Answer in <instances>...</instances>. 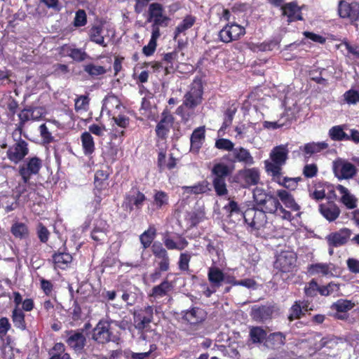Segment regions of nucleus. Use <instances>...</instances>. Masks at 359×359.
<instances>
[{"label":"nucleus","mask_w":359,"mask_h":359,"mask_svg":"<svg viewBox=\"0 0 359 359\" xmlns=\"http://www.w3.org/2000/svg\"><path fill=\"white\" fill-rule=\"evenodd\" d=\"M195 17L192 15L186 16L184 19L182 20V22L180 25H178L175 28L174 38L176 39L180 34L191 28L195 23Z\"/></svg>","instance_id":"e433bc0d"},{"label":"nucleus","mask_w":359,"mask_h":359,"mask_svg":"<svg viewBox=\"0 0 359 359\" xmlns=\"http://www.w3.org/2000/svg\"><path fill=\"white\" fill-rule=\"evenodd\" d=\"M89 98L86 95H81L75 100V109L76 111L85 109L86 107L88 105Z\"/></svg>","instance_id":"69168bd1"},{"label":"nucleus","mask_w":359,"mask_h":359,"mask_svg":"<svg viewBox=\"0 0 359 359\" xmlns=\"http://www.w3.org/2000/svg\"><path fill=\"white\" fill-rule=\"evenodd\" d=\"M334 172L339 179H349L356 174V167L351 163L338 161L333 164Z\"/></svg>","instance_id":"f8f14e48"},{"label":"nucleus","mask_w":359,"mask_h":359,"mask_svg":"<svg viewBox=\"0 0 359 359\" xmlns=\"http://www.w3.org/2000/svg\"><path fill=\"white\" fill-rule=\"evenodd\" d=\"M146 199L147 198L143 193L140 192L137 189L133 188L126 195L122 207L126 211L130 212L133 210L134 207L137 210H140Z\"/></svg>","instance_id":"423d86ee"},{"label":"nucleus","mask_w":359,"mask_h":359,"mask_svg":"<svg viewBox=\"0 0 359 359\" xmlns=\"http://www.w3.org/2000/svg\"><path fill=\"white\" fill-rule=\"evenodd\" d=\"M151 252L155 257V262L160 271H167L170 269V258L165 248L160 242H154L151 245Z\"/></svg>","instance_id":"0eeeda50"},{"label":"nucleus","mask_w":359,"mask_h":359,"mask_svg":"<svg viewBox=\"0 0 359 359\" xmlns=\"http://www.w3.org/2000/svg\"><path fill=\"white\" fill-rule=\"evenodd\" d=\"M87 23V15L86 11L83 9H79L76 12L75 18L74 20V27H79L86 25Z\"/></svg>","instance_id":"603ef678"},{"label":"nucleus","mask_w":359,"mask_h":359,"mask_svg":"<svg viewBox=\"0 0 359 359\" xmlns=\"http://www.w3.org/2000/svg\"><path fill=\"white\" fill-rule=\"evenodd\" d=\"M36 233L41 243H46L48 241L50 232L42 223L38 224L36 226Z\"/></svg>","instance_id":"6e6d98bb"},{"label":"nucleus","mask_w":359,"mask_h":359,"mask_svg":"<svg viewBox=\"0 0 359 359\" xmlns=\"http://www.w3.org/2000/svg\"><path fill=\"white\" fill-rule=\"evenodd\" d=\"M161 34L151 32V36L147 46H144L142 48V53L146 56H150L154 54L157 46V39L159 38Z\"/></svg>","instance_id":"58836bf2"},{"label":"nucleus","mask_w":359,"mask_h":359,"mask_svg":"<svg viewBox=\"0 0 359 359\" xmlns=\"http://www.w3.org/2000/svg\"><path fill=\"white\" fill-rule=\"evenodd\" d=\"M240 176L247 187L256 185L259 181V172L255 168L245 169L240 171Z\"/></svg>","instance_id":"b1692460"},{"label":"nucleus","mask_w":359,"mask_h":359,"mask_svg":"<svg viewBox=\"0 0 359 359\" xmlns=\"http://www.w3.org/2000/svg\"><path fill=\"white\" fill-rule=\"evenodd\" d=\"M236 111L237 107L235 106L234 104H232L226 110L221 130H225L226 128L229 127L231 125L234 115L236 114Z\"/></svg>","instance_id":"a19ab883"},{"label":"nucleus","mask_w":359,"mask_h":359,"mask_svg":"<svg viewBox=\"0 0 359 359\" xmlns=\"http://www.w3.org/2000/svg\"><path fill=\"white\" fill-rule=\"evenodd\" d=\"M86 337L82 332L69 331L68 332V338L67 344L75 351H81L86 344Z\"/></svg>","instance_id":"4be33fe9"},{"label":"nucleus","mask_w":359,"mask_h":359,"mask_svg":"<svg viewBox=\"0 0 359 359\" xmlns=\"http://www.w3.org/2000/svg\"><path fill=\"white\" fill-rule=\"evenodd\" d=\"M352 231L348 228H342L338 231L328 234L325 239L329 247H340L345 245L349 240Z\"/></svg>","instance_id":"9b49d317"},{"label":"nucleus","mask_w":359,"mask_h":359,"mask_svg":"<svg viewBox=\"0 0 359 359\" xmlns=\"http://www.w3.org/2000/svg\"><path fill=\"white\" fill-rule=\"evenodd\" d=\"M266 332L261 327H252L249 332V341L252 344H261L266 338Z\"/></svg>","instance_id":"c85d7f7f"},{"label":"nucleus","mask_w":359,"mask_h":359,"mask_svg":"<svg viewBox=\"0 0 359 359\" xmlns=\"http://www.w3.org/2000/svg\"><path fill=\"white\" fill-rule=\"evenodd\" d=\"M342 46H345L348 53L352 55H353L355 58L359 59V46L358 45H351L348 41H344L341 43Z\"/></svg>","instance_id":"338daca9"},{"label":"nucleus","mask_w":359,"mask_h":359,"mask_svg":"<svg viewBox=\"0 0 359 359\" xmlns=\"http://www.w3.org/2000/svg\"><path fill=\"white\" fill-rule=\"evenodd\" d=\"M285 337L281 332L271 333L267 337V341L270 343L273 348L280 347L285 344Z\"/></svg>","instance_id":"79ce46f5"},{"label":"nucleus","mask_w":359,"mask_h":359,"mask_svg":"<svg viewBox=\"0 0 359 359\" xmlns=\"http://www.w3.org/2000/svg\"><path fill=\"white\" fill-rule=\"evenodd\" d=\"M114 34L113 30H110L108 27H105L102 24L93 25L89 30V39L91 41L98 44L102 47H107V43L105 39L107 38L109 33Z\"/></svg>","instance_id":"1a4fd4ad"},{"label":"nucleus","mask_w":359,"mask_h":359,"mask_svg":"<svg viewBox=\"0 0 359 359\" xmlns=\"http://www.w3.org/2000/svg\"><path fill=\"white\" fill-rule=\"evenodd\" d=\"M229 28L232 32V34L235 40L238 39L241 36H243L245 34V28L237 24L233 23L229 25Z\"/></svg>","instance_id":"0e129e2a"},{"label":"nucleus","mask_w":359,"mask_h":359,"mask_svg":"<svg viewBox=\"0 0 359 359\" xmlns=\"http://www.w3.org/2000/svg\"><path fill=\"white\" fill-rule=\"evenodd\" d=\"M154 202L156 208L161 209L168 203V196L164 191H157L154 196Z\"/></svg>","instance_id":"a18cd8bd"},{"label":"nucleus","mask_w":359,"mask_h":359,"mask_svg":"<svg viewBox=\"0 0 359 359\" xmlns=\"http://www.w3.org/2000/svg\"><path fill=\"white\" fill-rule=\"evenodd\" d=\"M42 165L41 160L38 157L29 158L25 165L20 167L19 173L22 180L28 182L32 175H36L39 172Z\"/></svg>","instance_id":"ddd939ff"},{"label":"nucleus","mask_w":359,"mask_h":359,"mask_svg":"<svg viewBox=\"0 0 359 359\" xmlns=\"http://www.w3.org/2000/svg\"><path fill=\"white\" fill-rule=\"evenodd\" d=\"M321 215L329 222L334 221L340 214L339 207L333 202H327L319 205Z\"/></svg>","instance_id":"412c9836"},{"label":"nucleus","mask_w":359,"mask_h":359,"mask_svg":"<svg viewBox=\"0 0 359 359\" xmlns=\"http://www.w3.org/2000/svg\"><path fill=\"white\" fill-rule=\"evenodd\" d=\"M312 309L310 307V304L307 302L297 301L291 307V314H304Z\"/></svg>","instance_id":"37998d69"},{"label":"nucleus","mask_w":359,"mask_h":359,"mask_svg":"<svg viewBox=\"0 0 359 359\" xmlns=\"http://www.w3.org/2000/svg\"><path fill=\"white\" fill-rule=\"evenodd\" d=\"M172 289V283L165 279L160 285L153 287L151 296L155 298L164 297L167 295Z\"/></svg>","instance_id":"2f4dec72"},{"label":"nucleus","mask_w":359,"mask_h":359,"mask_svg":"<svg viewBox=\"0 0 359 359\" xmlns=\"http://www.w3.org/2000/svg\"><path fill=\"white\" fill-rule=\"evenodd\" d=\"M108 229L109 224L106 220L102 218L95 219L91 231L92 239L96 242H104L107 238Z\"/></svg>","instance_id":"a211bd4d"},{"label":"nucleus","mask_w":359,"mask_h":359,"mask_svg":"<svg viewBox=\"0 0 359 359\" xmlns=\"http://www.w3.org/2000/svg\"><path fill=\"white\" fill-rule=\"evenodd\" d=\"M219 37L221 41L224 43H229L232 41H235L232 32L229 28V25H226L219 32Z\"/></svg>","instance_id":"5fc2aeb1"},{"label":"nucleus","mask_w":359,"mask_h":359,"mask_svg":"<svg viewBox=\"0 0 359 359\" xmlns=\"http://www.w3.org/2000/svg\"><path fill=\"white\" fill-rule=\"evenodd\" d=\"M174 123V117L167 109H164L161 114V119L156 128V133L158 137L164 138L168 133L170 128Z\"/></svg>","instance_id":"f3484780"},{"label":"nucleus","mask_w":359,"mask_h":359,"mask_svg":"<svg viewBox=\"0 0 359 359\" xmlns=\"http://www.w3.org/2000/svg\"><path fill=\"white\" fill-rule=\"evenodd\" d=\"M344 96L348 104H356L359 102V93L356 90H349L344 93Z\"/></svg>","instance_id":"680f3d73"},{"label":"nucleus","mask_w":359,"mask_h":359,"mask_svg":"<svg viewBox=\"0 0 359 359\" xmlns=\"http://www.w3.org/2000/svg\"><path fill=\"white\" fill-rule=\"evenodd\" d=\"M22 182H19L18 185L15 187V193H16V199L20 198V196L34 188V185L28 182H25L22 180Z\"/></svg>","instance_id":"864d4df0"},{"label":"nucleus","mask_w":359,"mask_h":359,"mask_svg":"<svg viewBox=\"0 0 359 359\" xmlns=\"http://www.w3.org/2000/svg\"><path fill=\"white\" fill-rule=\"evenodd\" d=\"M281 41V38L277 36L273 38L269 41H264L257 46V48L260 51H269L273 50L276 47L278 46Z\"/></svg>","instance_id":"c03bdc74"},{"label":"nucleus","mask_w":359,"mask_h":359,"mask_svg":"<svg viewBox=\"0 0 359 359\" xmlns=\"http://www.w3.org/2000/svg\"><path fill=\"white\" fill-rule=\"evenodd\" d=\"M208 278L212 288L220 287L222 282L226 280L224 273L217 267L209 268Z\"/></svg>","instance_id":"a878e982"},{"label":"nucleus","mask_w":359,"mask_h":359,"mask_svg":"<svg viewBox=\"0 0 359 359\" xmlns=\"http://www.w3.org/2000/svg\"><path fill=\"white\" fill-rule=\"evenodd\" d=\"M318 167L316 164H306L303 169V175L307 178H312L318 173Z\"/></svg>","instance_id":"e2e57ef3"},{"label":"nucleus","mask_w":359,"mask_h":359,"mask_svg":"<svg viewBox=\"0 0 359 359\" xmlns=\"http://www.w3.org/2000/svg\"><path fill=\"white\" fill-rule=\"evenodd\" d=\"M339 290V285L331 282L327 285L320 286L319 294L322 296H329L334 292H338Z\"/></svg>","instance_id":"09e8293b"},{"label":"nucleus","mask_w":359,"mask_h":359,"mask_svg":"<svg viewBox=\"0 0 359 359\" xmlns=\"http://www.w3.org/2000/svg\"><path fill=\"white\" fill-rule=\"evenodd\" d=\"M52 259L55 267L65 269L72 262V257L69 253L59 252L53 255Z\"/></svg>","instance_id":"bb28decb"},{"label":"nucleus","mask_w":359,"mask_h":359,"mask_svg":"<svg viewBox=\"0 0 359 359\" xmlns=\"http://www.w3.org/2000/svg\"><path fill=\"white\" fill-rule=\"evenodd\" d=\"M296 262L297 255L294 252L282 251L276 257L274 267L283 273H287L296 266Z\"/></svg>","instance_id":"39448f33"},{"label":"nucleus","mask_w":359,"mask_h":359,"mask_svg":"<svg viewBox=\"0 0 359 359\" xmlns=\"http://www.w3.org/2000/svg\"><path fill=\"white\" fill-rule=\"evenodd\" d=\"M213 186L218 196H224L227 194L226 180L213 179Z\"/></svg>","instance_id":"8fccbe9b"},{"label":"nucleus","mask_w":359,"mask_h":359,"mask_svg":"<svg viewBox=\"0 0 359 359\" xmlns=\"http://www.w3.org/2000/svg\"><path fill=\"white\" fill-rule=\"evenodd\" d=\"M69 56L77 62L83 61L88 57L87 53L81 49L79 48L71 49V51L69 53Z\"/></svg>","instance_id":"bf43d9fd"},{"label":"nucleus","mask_w":359,"mask_h":359,"mask_svg":"<svg viewBox=\"0 0 359 359\" xmlns=\"http://www.w3.org/2000/svg\"><path fill=\"white\" fill-rule=\"evenodd\" d=\"M253 201L255 208L264 212L276 214L278 211L279 199L277 195H274L271 191L259 187H255L253 190Z\"/></svg>","instance_id":"f257e3e1"},{"label":"nucleus","mask_w":359,"mask_h":359,"mask_svg":"<svg viewBox=\"0 0 359 359\" xmlns=\"http://www.w3.org/2000/svg\"><path fill=\"white\" fill-rule=\"evenodd\" d=\"M355 304L351 300L340 299L333 303L331 308L338 313H346L353 309Z\"/></svg>","instance_id":"c9c22d12"},{"label":"nucleus","mask_w":359,"mask_h":359,"mask_svg":"<svg viewBox=\"0 0 359 359\" xmlns=\"http://www.w3.org/2000/svg\"><path fill=\"white\" fill-rule=\"evenodd\" d=\"M330 137L334 141L348 140V135L344 131L341 126H335L329 130Z\"/></svg>","instance_id":"4c0bfd02"},{"label":"nucleus","mask_w":359,"mask_h":359,"mask_svg":"<svg viewBox=\"0 0 359 359\" xmlns=\"http://www.w3.org/2000/svg\"><path fill=\"white\" fill-rule=\"evenodd\" d=\"M205 139V128L199 127L195 129L191 136V150L198 151L201 147Z\"/></svg>","instance_id":"cd10ccee"},{"label":"nucleus","mask_w":359,"mask_h":359,"mask_svg":"<svg viewBox=\"0 0 359 359\" xmlns=\"http://www.w3.org/2000/svg\"><path fill=\"white\" fill-rule=\"evenodd\" d=\"M282 175V174L280 175ZM276 180L278 182V183L283 187H285L287 189H295L297 188L296 182H294V180H292L291 177H282V176L280 177V178L274 177Z\"/></svg>","instance_id":"052dcab7"},{"label":"nucleus","mask_w":359,"mask_h":359,"mask_svg":"<svg viewBox=\"0 0 359 359\" xmlns=\"http://www.w3.org/2000/svg\"><path fill=\"white\" fill-rule=\"evenodd\" d=\"M337 189L342 194L341 198V202L348 208L353 209L357 206V198L352 195L348 189L343 185L339 184L337 187Z\"/></svg>","instance_id":"5701e85b"},{"label":"nucleus","mask_w":359,"mask_h":359,"mask_svg":"<svg viewBox=\"0 0 359 359\" xmlns=\"http://www.w3.org/2000/svg\"><path fill=\"white\" fill-rule=\"evenodd\" d=\"M288 154L287 144L276 146L271 151V161L267 160L264 163L266 172L270 173L273 177L280 178L282 174V166L286 163Z\"/></svg>","instance_id":"f03ea898"},{"label":"nucleus","mask_w":359,"mask_h":359,"mask_svg":"<svg viewBox=\"0 0 359 359\" xmlns=\"http://www.w3.org/2000/svg\"><path fill=\"white\" fill-rule=\"evenodd\" d=\"M110 325L108 321L100 320L93 329V339L100 344H105L109 341H114L110 332Z\"/></svg>","instance_id":"9d476101"},{"label":"nucleus","mask_w":359,"mask_h":359,"mask_svg":"<svg viewBox=\"0 0 359 359\" xmlns=\"http://www.w3.org/2000/svg\"><path fill=\"white\" fill-rule=\"evenodd\" d=\"M170 18L164 14V8L159 3L149 4L146 22L151 23V32L161 34L160 27H166Z\"/></svg>","instance_id":"7ed1b4c3"},{"label":"nucleus","mask_w":359,"mask_h":359,"mask_svg":"<svg viewBox=\"0 0 359 359\" xmlns=\"http://www.w3.org/2000/svg\"><path fill=\"white\" fill-rule=\"evenodd\" d=\"M215 147L219 149L229 151L231 152L232 150L234 149L233 143L231 140L224 138L217 140L215 142Z\"/></svg>","instance_id":"13d9d810"},{"label":"nucleus","mask_w":359,"mask_h":359,"mask_svg":"<svg viewBox=\"0 0 359 359\" xmlns=\"http://www.w3.org/2000/svg\"><path fill=\"white\" fill-rule=\"evenodd\" d=\"M12 234L17 238L24 239L29 236L28 226L22 222H15L11 229Z\"/></svg>","instance_id":"7c9ffc66"},{"label":"nucleus","mask_w":359,"mask_h":359,"mask_svg":"<svg viewBox=\"0 0 359 359\" xmlns=\"http://www.w3.org/2000/svg\"><path fill=\"white\" fill-rule=\"evenodd\" d=\"M280 8L283 12L282 14L287 17L288 22L303 20L302 8L295 1L283 4Z\"/></svg>","instance_id":"6ab92c4d"},{"label":"nucleus","mask_w":359,"mask_h":359,"mask_svg":"<svg viewBox=\"0 0 359 359\" xmlns=\"http://www.w3.org/2000/svg\"><path fill=\"white\" fill-rule=\"evenodd\" d=\"M227 159L232 163L239 162L247 165H253L255 163L250 151L242 147L234 148L232 153L227 156Z\"/></svg>","instance_id":"dca6fc26"},{"label":"nucleus","mask_w":359,"mask_h":359,"mask_svg":"<svg viewBox=\"0 0 359 359\" xmlns=\"http://www.w3.org/2000/svg\"><path fill=\"white\" fill-rule=\"evenodd\" d=\"M156 233V228L154 226H150L147 231L140 235V240L144 249H147L151 245L155 238Z\"/></svg>","instance_id":"f704fd0d"},{"label":"nucleus","mask_w":359,"mask_h":359,"mask_svg":"<svg viewBox=\"0 0 359 359\" xmlns=\"http://www.w3.org/2000/svg\"><path fill=\"white\" fill-rule=\"evenodd\" d=\"M211 172L214 176L213 179L219 178L226 180V178L231 174V171L227 165L224 163H218L214 165Z\"/></svg>","instance_id":"c756f323"},{"label":"nucleus","mask_w":359,"mask_h":359,"mask_svg":"<svg viewBox=\"0 0 359 359\" xmlns=\"http://www.w3.org/2000/svg\"><path fill=\"white\" fill-rule=\"evenodd\" d=\"M206 250L212 256L213 262H217L223 256L222 250L217 245H215L213 243L210 242L206 246Z\"/></svg>","instance_id":"49530a36"},{"label":"nucleus","mask_w":359,"mask_h":359,"mask_svg":"<svg viewBox=\"0 0 359 359\" xmlns=\"http://www.w3.org/2000/svg\"><path fill=\"white\" fill-rule=\"evenodd\" d=\"M191 254L190 252H186L181 253L178 262L179 269L182 271L189 270V263L191 260Z\"/></svg>","instance_id":"4d7b16f0"},{"label":"nucleus","mask_w":359,"mask_h":359,"mask_svg":"<svg viewBox=\"0 0 359 359\" xmlns=\"http://www.w3.org/2000/svg\"><path fill=\"white\" fill-rule=\"evenodd\" d=\"M278 311L277 307L271 304L268 303L266 305H263L262 306L255 305L252 307V312L253 314H273V313H276Z\"/></svg>","instance_id":"ea45409f"},{"label":"nucleus","mask_w":359,"mask_h":359,"mask_svg":"<svg viewBox=\"0 0 359 359\" xmlns=\"http://www.w3.org/2000/svg\"><path fill=\"white\" fill-rule=\"evenodd\" d=\"M203 93L201 83H197L194 84L184 96V104L188 109H194L201 104Z\"/></svg>","instance_id":"6e6552de"},{"label":"nucleus","mask_w":359,"mask_h":359,"mask_svg":"<svg viewBox=\"0 0 359 359\" xmlns=\"http://www.w3.org/2000/svg\"><path fill=\"white\" fill-rule=\"evenodd\" d=\"M242 215L251 231L264 229L269 224L266 212L255 208L247 209Z\"/></svg>","instance_id":"20e7f679"},{"label":"nucleus","mask_w":359,"mask_h":359,"mask_svg":"<svg viewBox=\"0 0 359 359\" xmlns=\"http://www.w3.org/2000/svg\"><path fill=\"white\" fill-rule=\"evenodd\" d=\"M84 71L91 76H97L106 73V69L100 65L88 64L84 66Z\"/></svg>","instance_id":"de8ad7c7"},{"label":"nucleus","mask_w":359,"mask_h":359,"mask_svg":"<svg viewBox=\"0 0 359 359\" xmlns=\"http://www.w3.org/2000/svg\"><path fill=\"white\" fill-rule=\"evenodd\" d=\"M29 151L26 141L20 140L7 151V156L10 161L15 163L22 161Z\"/></svg>","instance_id":"4468645a"},{"label":"nucleus","mask_w":359,"mask_h":359,"mask_svg":"<svg viewBox=\"0 0 359 359\" xmlns=\"http://www.w3.org/2000/svg\"><path fill=\"white\" fill-rule=\"evenodd\" d=\"M112 120L116 124V126L121 127V128H126L129 125V118L124 115H118L117 116H114Z\"/></svg>","instance_id":"774afa93"},{"label":"nucleus","mask_w":359,"mask_h":359,"mask_svg":"<svg viewBox=\"0 0 359 359\" xmlns=\"http://www.w3.org/2000/svg\"><path fill=\"white\" fill-rule=\"evenodd\" d=\"M338 13L342 18H349L351 21H355L359 18V4L340 1L338 5Z\"/></svg>","instance_id":"2eb2a0df"},{"label":"nucleus","mask_w":359,"mask_h":359,"mask_svg":"<svg viewBox=\"0 0 359 359\" xmlns=\"http://www.w3.org/2000/svg\"><path fill=\"white\" fill-rule=\"evenodd\" d=\"M334 266V264L330 262H319L309 265L307 271L311 276H333Z\"/></svg>","instance_id":"aec40b11"},{"label":"nucleus","mask_w":359,"mask_h":359,"mask_svg":"<svg viewBox=\"0 0 359 359\" xmlns=\"http://www.w3.org/2000/svg\"><path fill=\"white\" fill-rule=\"evenodd\" d=\"M81 140L84 154L86 155L91 154L95 150V143L90 133L88 132L83 133Z\"/></svg>","instance_id":"72a5a7b5"},{"label":"nucleus","mask_w":359,"mask_h":359,"mask_svg":"<svg viewBox=\"0 0 359 359\" xmlns=\"http://www.w3.org/2000/svg\"><path fill=\"white\" fill-rule=\"evenodd\" d=\"M328 147V144L325 142H310L306 144L303 150L306 155H308L307 157H310L312 154L318 153L323 149H325Z\"/></svg>","instance_id":"473e14b6"},{"label":"nucleus","mask_w":359,"mask_h":359,"mask_svg":"<svg viewBox=\"0 0 359 359\" xmlns=\"http://www.w3.org/2000/svg\"><path fill=\"white\" fill-rule=\"evenodd\" d=\"M320 285L317 282L312 279L304 287V292L307 297H313L319 293Z\"/></svg>","instance_id":"3c124183"},{"label":"nucleus","mask_w":359,"mask_h":359,"mask_svg":"<svg viewBox=\"0 0 359 359\" xmlns=\"http://www.w3.org/2000/svg\"><path fill=\"white\" fill-rule=\"evenodd\" d=\"M278 198H279L283 204L293 211H298L300 206L296 203L292 195L287 191L284 189L278 190L276 192Z\"/></svg>","instance_id":"393cba45"}]
</instances>
